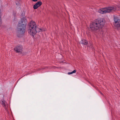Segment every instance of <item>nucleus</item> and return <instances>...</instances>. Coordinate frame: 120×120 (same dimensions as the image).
<instances>
[{
    "instance_id": "f257e3e1",
    "label": "nucleus",
    "mask_w": 120,
    "mask_h": 120,
    "mask_svg": "<svg viewBox=\"0 0 120 120\" xmlns=\"http://www.w3.org/2000/svg\"><path fill=\"white\" fill-rule=\"evenodd\" d=\"M105 23V20L103 19H96L95 22L91 24L89 29L94 32H97L99 30L102 28Z\"/></svg>"
},
{
    "instance_id": "f03ea898",
    "label": "nucleus",
    "mask_w": 120,
    "mask_h": 120,
    "mask_svg": "<svg viewBox=\"0 0 120 120\" xmlns=\"http://www.w3.org/2000/svg\"><path fill=\"white\" fill-rule=\"evenodd\" d=\"M38 30H37V25L34 21H31L28 24L27 29L28 33L33 36H34L37 32L45 31V30L41 28H38Z\"/></svg>"
},
{
    "instance_id": "7ed1b4c3",
    "label": "nucleus",
    "mask_w": 120,
    "mask_h": 120,
    "mask_svg": "<svg viewBox=\"0 0 120 120\" xmlns=\"http://www.w3.org/2000/svg\"><path fill=\"white\" fill-rule=\"evenodd\" d=\"M27 21L25 17H23L22 18L18 24L19 28L17 30L19 32L22 34L24 33L25 31L26 26V25Z\"/></svg>"
},
{
    "instance_id": "20e7f679",
    "label": "nucleus",
    "mask_w": 120,
    "mask_h": 120,
    "mask_svg": "<svg viewBox=\"0 0 120 120\" xmlns=\"http://www.w3.org/2000/svg\"><path fill=\"white\" fill-rule=\"evenodd\" d=\"M116 10L115 7H110L100 9L98 11L99 13L102 14H105L111 12L115 11Z\"/></svg>"
},
{
    "instance_id": "39448f33",
    "label": "nucleus",
    "mask_w": 120,
    "mask_h": 120,
    "mask_svg": "<svg viewBox=\"0 0 120 120\" xmlns=\"http://www.w3.org/2000/svg\"><path fill=\"white\" fill-rule=\"evenodd\" d=\"M114 26L117 27H120V20L117 18H114Z\"/></svg>"
},
{
    "instance_id": "423d86ee",
    "label": "nucleus",
    "mask_w": 120,
    "mask_h": 120,
    "mask_svg": "<svg viewBox=\"0 0 120 120\" xmlns=\"http://www.w3.org/2000/svg\"><path fill=\"white\" fill-rule=\"evenodd\" d=\"M22 49V46L19 45L16 46L14 48V50L17 52H21Z\"/></svg>"
},
{
    "instance_id": "0eeeda50",
    "label": "nucleus",
    "mask_w": 120,
    "mask_h": 120,
    "mask_svg": "<svg viewBox=\"0 0 120 120\" xmlns=\"http://www.w3.org/2000/svg\"><path fill=\"white\" fill-rule=\"evenodd\" d=\"M42 4V3L40 1L37 2L34 5L33 8L34 9H37Z\"/></svg>"
},
{
    "instance_id": "6e6552de",
    "label": "nucleus",
    "mask_w": 120,
    "mask_h": 120,
    "mask_svg": "<svg viewBox=\"0 0 120 120\" xmlns=\"http://www.w3.org/2000/svg\"><path fill=\"white\" fill-rule=\"evenodd\" d=\"M80 43L84 45H86L88 42L87 41L84 39H83L80 41Z\"/></svg>"
},
{
    "instance_id": "1a4fd4ad",
    "label": "nucleus",
    "mask_w": 120,
    "mask_h": 120,
    "mask_svg": "<svg viewBox=\"0 0 120 120\" xmlns=\"http://www.w3.org/2000/svg\"><path fill=\"white\" fill-rule=\"evenodd\" d=\"M76 71L75 70H74L72 72H68V75H70V74H72L73 73H75V72H76Z\"/></svg>"
},
{
    "instance_id": "9d476101",
    "label": "nucleus",
    "mask_w": 120,
    "mask_h": 120,
    "mask_svg": "<svg viewBox=\"0 0 120 120\" xmlns=\"http://www.w3.org/2000/svg\"><path fill=\"white\" fill-rule=\"evenodd\" d=\"M15 3L17 5H19L20 4V1L18 2L17 1H16V2Z\"/></svg>"
},
{
    "instance_id": "9b49d317",
    "label": "nucleus",
    "mask_w": 120,
    "mask_h": 120,
    "mask_svg": "<svg viewBox=\"0 0 120 120\" xmlns=\"http://www.w3.org/2000/svg\"><path fill=\"white\" fill-rule=\"evenodd\" d=\"M2 105L4 106H5L6 105V103L4 101H2Z\"/></svg>"
},
{
    "instance_id": "f8f14e48",
    "label": "nucleus",
    "mask_w": 120,
    "mask_h": 120,
    "mask_svg": "<svg viewBox=\"0 0 120 120\" xmlns=\"http://www.w3.org/2000/svg\"><path fill=\"white\" fill-rule=\"evenodd\" d=\"M32 0L34 2H36L38 0Z\"/></svg>"
},
{
    "instance_id": "ddd939ff",
    "label": "nucleus",
    "mask_w": 120,
    "mask_h": 120,
    "mask_svg": "<svg viewBox=\"0 0 120 120\" xmlns=\"http://www.w3.org/2000/svg\"><path fill=\"white\" fill-rule=\"evenodd\" d=\"M1 17H0V23L1 22Z\"/></svg>"
},
{
    "instance_id": "4468645a",
    "label": "nucleus",
    "mask_w": 120,
    "mask_h": 120,
    "mask_svg": "<svg viewBox=\"0 0 120 120\" xmlns=\"http://www.w3.org/2000/svg\"><path fill=\"white\" fill-rule=\"evenodd\" d=\"M1 11L0 10V17H1Z\"/></svg>"
},
{
    "instance_id": "2eb2a0df",
    "label": "nucleus",
    "mask_w": 120,
    "mask_h": 120,
    "mask_svg": "<svg viewBox=\"0 0 120 120\" xmlns=\"http://www.w3.org/2000/svg\"><path fill=\"white\" fill-rule=\"evenodd\" d=\"M101 33H102V32H101V33L100 34H101Z\"/></svg>"
}]
</instances>
